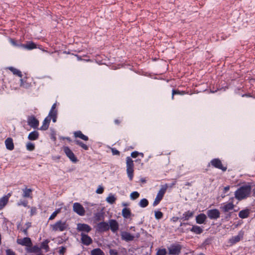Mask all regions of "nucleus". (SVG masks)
I'll use <instances>...</instances> for the list:
<instances>
[{
    "label": "nucleus",
    "mask_w": 255,
    "mask_h": 255,
    "mask_svg": "<svg viewBox=\"0 0 255 255\" xmlns=\"http://www.w3.org/2000/svg\"><path fill=\"white\" fill-rule=\"evenodd\" d=\"M5 145L6 148L9 150H12L14 149V144L13 142V139L11 137L7 138L5 141Z\"/></svg>",
    "instance_id": "nucleus-23"
},
{
    "label": "nucleus",
    "mask_w": 255,
    "mask_h": 255,
    "mask_svg": "<svg viewBox=\"0 0 255 255\" xmlns=\"http://www.w3.org/2000/svg\"><path fill=\"white\" fill-rule=\"evenodd\" d=\"M61 212V209L59 208V209H56L54 212L55 213H56V214L57 215V214H58L59 213H60Z\"/></svg>",
    "instance_id": "nucleus-58"
},
{
    "label": "nucleus",
    "mask_w": 255,
    "mask_h": 255,
    "mask_svg": "<svg viewBox=\"0 0 255 255\" xmlns=\"http://www.w3.org/2000/svg\"><path fill=\"white\" fill-rule=\"evenodd\" d=\"M81 241H82V244H83L84 245H85L86 246H88L92 243V239L89 236H88L87 235H86L84 233H81Z\"/></svg>",
    "instance_id": "nucleus-18"
},
{
    "label": "nucleus",
    "mask_w": 255,
    "mask_h": 255,
    "mask_svg": "<svg viewBox=\"0 0 255 255\" xmlns=\"http://www.w3.org/2000/svg\"><path fill=\"white\" fill-rule=\"evenodd\" d=\"M56 104L54 103L49 113V116L51 117L52 121L53 123H55L56 122L57 115V110L56 109Z\"/></svg>",
    "instance_id": "nucleus-16"
},
{
    "label": "nucleus",
    "mask_w": 255,
    "mask_h": 255,
    "mask_svg": "<svg viewBox=\"0 0 255 255\" xmlns=\"http://www.w3.org/2000/svg\"><path fill=\"white\" fill-rule=\"evenodd\" d=\"M66 251V248L64 247H60L59 253L60 254H63Z\"/></svg>",
    "instance_id": "nucleus-52"
},
{
    "label": "nucleus",
    "mask_w": 255,
    "mask_h": 255,
    "mask_svg": "<svg viewBox=\"0 0 255 255\" xmlns=\"http://www.w3.org/2000/svg\"><path fill=\"white\" fill-rule=\"evenodd\" d=\"M167 251L165 249H159L156 253V255H166Z\"/></svg>",
    "instance_id": "nucleus-42"
},
{
    "label": "nucleus",
    "mask_w": 255,
    "mask_h": 255,
    "mask_svg": "<svg viewBox=\"0 0 255 255\" xmlns=\"http://www.w3.org/2000/svg\"><path fill=\"white\" fill-rule=\"evenodd\" d=\"M139 154L142 155V156H143V154L142 153H139L138 152L135 151L131 152V156L132 158H136Z\"/></svg>",
    "instance_id": "nucleus-45"
},
{
    "label": "nucleus",
    "mask_w": 255,
    "mask_h": 255,
    "mask_svg": "<svg viewBox=\"0 0 255 255\" xmlns=\"http://www.w3.org/2000/svg\"><path fill=\"white\" fill-rule=\"evenodd\" d=\"M73 134L75 138H79L85 141H87L89 139L88 137L84 135L80 130H77L74 132Z\"/></svg>",
    "instance_id": "nucleus-25"
},
{
    "label": "nucleus",
    "mask_w": 255,
    "mask_h": 255,
    "mask_svg": "<svg viewBox=\"0 0 255 255\" xmlns=\"http://www.w3.org/2000/svg\"><path fill=\"white\" fill-rule=\"evenodd\" d=\"M57 215L56 214V213H55L54 212H53L51 215V216H50L49 218V220H53L56 217Z\"/></svg>",
    "instance_id": "nucleus-53"
},
{
    "label": "nucleus",
    "mask_w": 255,
    "mask_h": 255,
    "mask_svg": "<svg viewBox=\"0 0 255 255\" xmlns=\"http://www.w3.org/2000/svg\"><path fill=\"white\" fill-rule=\"evenodd\" d=\"M28 125L34 128H37L39 121L33 116H29L27 118Z\"/></svg>",
    "instance_id": "nucleus-13"
},
{
    "label": "nucleus",
    "mask_w": 255,
    "mask_h": 255,
    "mask_svg": "<svg viewBox=\"0 0 255 255\" xmlns=\"http://www.w3.org/2000/svg\"><path fill=\"white\" fill-rule=\"evenodd\" d=\"M179 218L178 217H173V220L174 222H176Z\"/></svg>",
    "instance_id": "nucleus-61"
},
{
    "label": "nucleus",
    "mask_w": 255,
    "mask_h": 255,
    "mask_svg": "<svg viewBox=\"0 0 255 255\" xmlns=\"http://www.w3.org/2000/svg\"><path fill=\"white\" fill-rule=\"evenodd\" d=\"M75 142L77 145H79L80 147H81L82 148H83L85 150H88V146L82 141L79 140H75Z\"/></svg>",
    "instance_id": "nucleus-35"
},
{
    "label": "nucleus",
    "mask_w": 255,
    "mask_h": 255,
    "mask_svg": "<svg viewBox=\"0 0 255 255\" xmlns=\"http://www.w3.org/2000/svg\"><path fill=\"white\" fill-rule=\"evenodd\" d=\"M184 94V92L182 91V92H181L178 90H172V99L173 100L174 99V96L175 95H183Z\"/></svg>",
    "instance_id": "nucleus-40"
},
{
    "label": "nucleus",
    "mask_w": 255,
    "mask_h": 255,
    "mask_svg": "<svg viewBox=\"0 0 255 255\" xmlns=\"http://www.w3.org/2000/svg\"><path fill=\"white\" fill-rule=\"evenodd\" d=\"M253 196L255 197V187L253 190Z\"/></svg>",
    "instance_id": "nucleus-63"
},
{
    "label": "nucleus",
    "mask_w": 255,
    "mask_h": 255,
    "mask_svg": "<svg viewBox=\"0 0 255 255\" xmlns=\"http://www.w3.org/2000/svg\"><path fill=\"white\" fill-rule=\"evenodd\" d=\"M241 239V237L240 235H237L236 236L233 237L229 240V243L232 245H234L236 244L237 243L240 241Z\"/></svg>",
    "instance_id": "nucleus-31"
},
{
    "label": "nucleus",
    "mask_w": 255,
    "mask_h": 255,
    "mask_svg": "<svg viewBox=\"0 0 255 255\" xmlns=\"http://www.w3.org/2000/svg\"><path fill=\"white\" fill-rule=\"evenodd\" d=\"M26 225H27V228H29L31 227V223L30 222H28L27 223H26Z\"/></svg>",
    "instance_id": "nucleus-62"
},
{
    "label": "nucleus",
    "mask_w": 255,
    "mask_h": 255,
    "mask_svg": "<svg viewBox=\"0 0 255 255\" xmlns=\"http://www.w3.org/2000/svg\"><path fill=\"white\" fill-rule=\"evenodd\" d=\"M7 69H9L14 75H17L20 78L22 77V74L20 70L13 67H9L7 68Z\"/></svg>",
    "instance_id": "nucleus-30"
},
{
    "label": "nucleus",
    "mask_w": 255,
    "mask_h": 255,
    "mask_svg": "<svg viewBox=\"0 0 255 255\" xmlns=\"http://www.w3.org/2000/svg\"><path fill=\"white\" fill-rule=\"evenodd\" d=\"M127 172L129 179L131 181L133 177V162L132 159L128 156L126 158Z\"/></svg>",
    "instance_id": "nucleus-2"
},
{
    "label": "nucleus",
    "mask_w": 255,
    "mask_h": 255,
    "mask_svg": "<svg viewBox=\"0 0 255 255\" xmlns=\"http://www.w3.org/2000/svg\"><path fill=\"white\" fill-rule=\"evenodd\" d=\"M97 229L101 232H105L109 230V223L101 222L97 224Z\"/></svg>",
    "instance_id": "nucleus-15"
},
{
    "label": "nucleus",
    "mask_w": 255,
    "mask_h": 255,
    "mask_svg": "<svg viewBox=\"0 0 255 255\" xmlns=\"http://www.w3.org/2000/svg\"><path fill=\"white\" fill-rule=\"evenodd\" d=\"M207 219V216L203 213H201L196 217V222L198 224H204Z\"/></svg>",
    "instance_id": "nucleus-24"
},
{
    "label": "nucleus",
    "mask_w": 255,
    "mask_h": 255,
    "mask_svg": "<svg viewBox=\"0 0 255 255\" xmlns=\"http://www.w3.org/2000/svg\"><path fill=\"white\" fill-rule=\"evenodd\" d=\"M37 209L36 207H31L30 210V216H33L36 214Z\"/></svg>",
    "instance_id": "nucleus-49"
},
{
    "label": "nucleus",
    "mask_w": 255,
    "mask_h": 255,
    "mask_svg": "<svg viewBox=\"0 0 255 255\" xmlns=\"http://www.w3.org/2000/svg\"><path fill=\"white\" fill-rule=\"evenodd\" d=\"M121 238L123 240L127 242L131 241L133 240L134 237L131 235L129 233L127 232L123 231L121 234Z\"/></svg>",
    "instance_id": "nucleus-17"
},
{
    "label": "nucleus",
    "mask_w": 255,
    "mask_h": 255,
    "mask_svg": "<svg viewBox=\"0 0 255 255\" xmlns=\"http://www.w3.org/2000/svg\"><path fill=\"white\" fill-rule=\"evenodd\" d=\"M16 242L19 245L27 247H31L32 245L31 240L30 238L28 237H25L23 239H18Z\"/></svg>",
    "instance_id": "nucleus-11"
},
{
    "label": "nucleus",
    "mask_w": 255,
    "mask_h": 255,
    "mask_svg": "<svg viewBox=\"0 0 255 255\" xmlns=\"http://www.w3.org/2000/svg\"><path fill=\"white\" fill-rule=\"evenodd\" d=\"M114 123H115V124H116L117 125H120L121 124V121L119 119H116L114 121Z\"/></svg>",
    "instance_id": "nucleus-57"
},
{
    "label": "nucleus",
    "mask_w": 255,
    "mask_h": 255,
    "mask_svg": "<svg viewBox=\"0 0 255 255\" xmlns=\"http://www.w3.org/2000/svg\"><path fill=\"white\" fill-rule=\"evenodd\" d=\"M109 253L110 255H118V253L116 250L111 249Z\"/></svg>",
    "instance_id": "nucleus-50"
},
{
    "label": "nucleus",
    "mask_w": 255,
    "mask_h": 255,
    "mask_svg": "<svg viewBox=\"0 0 255 255\" xmlns=\"http://www.w3.org/2000/svg\"><path fill=\"white\" fill-rule=\"evenodd\" d=\"M208 217L211 220H217L220 217V212L217 209L208 210L207 211Z\"/></svg>",
    "instance_id": "nucleus-10"
},
{
    "label": "nucleus",
    "mask_w": 255,
    "mask_h": 255,
    "mask_svg": "<svg viewBox=\"0 0 255 255\" xmlns=\"http://www.w3.org/2000/svg\"><path fill=\"white\" fill-rule=\"evenodd\" d=\"M252 187L250 184H246L239 187L235 192V198L241 201L250 196Z\"/></svg>",
    "instance_id": "nucleus-1"
},
{
    "label": "nucleus",
    "mask_w": 255,
    "mask_h": 255,
    "mask_svg": "<svg viewBox=\"0 0 255 255\" xmlns=\"http://www.w3.org/2000/svg\"><path fill=\"white\" fill-rule=\"evenodd\" d=\"M139 197V193L137 191H133L130 194V198L131 200H135Z\"/></svg>",
    "instance_id": "nucleus-37"
},
{
    "label": "nucleus",
    "mask_w": 255,
    "mask_h": 255,
    "mask_svg": "<svg viewBox=\"0 0 255 255\" xmlns=\"http://www.w3.org/2000/svg\"><path fill=\"white\" fill-rule=\"evenodd\" d=\"M26 149L29 151H33L35 149V145L30 142H27L26 144Z\"/></svg>",
    "instance_id": "nucleus-38"
},
{
    "label": "nucleus",
    "mask_w": 255,
    "mask_h": 255,
    "mask_svg": "<svg viewBox=\"0 0 255 255\" xmlns=\"http://www.w3.org/2000/svg\"><path fill=\"white\" fill-rule=\"evenodd\" d=\"M163 213L160 211H155V218L157 220L161 219L163 218Z\"/></svg>",
    "instance_id": "nucleus-41"
},
{
    "label": "nucleus",
    "mask_w": 255,
    "mask_h": 255,
    "mask_svg": "<svg viewBox=\"0 0 255 255\" xmlns=\"http://www.w3.org/2000/svg\"><path fill=\"white\" fill-rule=\"evenodd\" d=\"M63 139H66L67 140H68L69 142H71L72 141L70 137H63Z\"/></svg>",
    "instance_id": "nucleus-59"
},
{
    "label": "nucleus",
    "mask_w": 255,
    "mask_h": 255,
    "mask_svg": "<svg viewBox=\"0 0 255 255\" xmlns=\"http://www.w3.org/2000/svg\"><path fill=\"white\" fill-rule=\"evenodd\" d=\"M51 226L54 231L63 232L66 230L68 225L66 222H62L60 220L56 222L54 224L51 225Z\"/></svg>",
    "instance_id": "nucleus-4"
},
{
    "label": "nucleus",
    "mask_w": 255,
    "mask_h": 255,
    "mask_svg": "<svg viewBox=\"0 0 255 255\" xmlns=\"http://www.w3.org/2000/svg\"><path fill=\"white\" fill-rule=\"evenodd\" d=\"M234 198H231L229 200V202L224 203L221 207V209L224 212H228L232 210L235 205L233 204Z\"/></svg>",
    "instance_id": "nucleus-9"
},
{
    "label": "nucleus",
    "mask_w": 255,
    "mask_h": 255,
    "mask_svg": "<svg viewBox=\"0 0 255 255\" xmlns=\"http://www.w3.org/2000/svg\"><path fill=\"white\" fill-rule=\"evenodd\" d=\"M63 150L66 156L71 161L74 163H76L78 161L77 157L69 147L63 146Z\"/></svg>",
    "instance_id": "nucleus-7"
},
{
    "label": "nucleus",
    "mask_w": 255,
    "mask_h": 255,
    "mask_svg": "<svg viewBox=\"0 0 255 255\" xmlns=\"http://www.w3.org/2000/svg\"><path fill=\"white\" fill-rule=\"evenodd\" d=\"M116 200V198L115 196L112 194H110L107 198L106 201L110 204H114Z\"/></svg>",
    "instance_id": "nucleus-36"
},
{
    "label": "nucleus",
    "mask_w": 255,
    "mask_h": 255,
    "mask_svg": "<svg viewBox=\"0 0 255 255\" xmlns=\"http://www.w3.org/2000/svg\"><path fill=\"white\" fill-rule=\"evenodd\" d=\"M182 249V247L179 244H172L168 248V254L170 255H178Z\"/></svg>",
    "instance_id": "nucleus-6"
},
{
    "label": "nucleus",
    "mask_w": 255,
    "mask_h": 255,
    "mask_svg": "<svg viewBox=\"0 0 255 255\" xmlns=\"http://www.w3.org/2000/svg\"><path fill=\"white\" fill-rule=\"evenodd\" d=\"M109 229H111L113 233H116L119 228V225L118 222L114 219H111L109 221Z\"/></svg>",
    "instance_id": "nucleus-14"
},
{
    "label": "nucleus",
    "mask_w": 255,
    "mask_h": 255,
    "mask_svg": "<svg viewBox=\"0 0 255 255\" xmlns=\"http://www.w3.org/2000/svg\"><path fill=\"white\" fill-rule=\"evenodd\" d=\"M28 204V201L27 200H20L19 202H18V206H23L24 207H27Z\"/></svg>",
    "instance_id": "nucleus-44"
},
{
    "label": "nucleus",
    "mask_w": 255,
    "mask_h": 255,
    "mask_svg": "<svg viewBox=\"0 0 255 255\" xmlns=\"http://www.w3.org/2000/svg\"><path fill=\"white\" fill-rule=\"evenodd\" d=\"M73 210L79 216H82L85 215V210L83 206L79 203L76 202L73 204Z\"/></svg>",
    "instance_id": "nucleus-8"
},
{
    "label": "nucleus",
    "mask_w": 255,
    "mask_h": 255,
    "mask_svg": "<svg viewBox=\"0 0 255 255\" xmlns=\"http://www.w3.org/2000/svg\"><path fill=\"white\" fill-rule=\"evenodd\" d=\"M168 188V185L167 184L161 186V188L159 190L156 198L153 203V206H156L157 205L162 199L167 189Z\"/></svg>",
    "instance_id": "nucleus-3"
},
{
    "label": "nucleus",
    "mask_w": 255,
    "mask_h": 255,
    "mask_svg": "<svg viewBox=\"0 0 255 255\" xmlns=\"http://www.w3.org/2000/svg\"><path fill=\"white\" fill-rule=\"evenodd\" d=\"M28 228H26V229H24L23 230L21 229V231L24 233L25 236H27L28 235Z\"/></svg>",
    "instance_id": "nucleus-54"
},
{
    "label": "nucleus",
    "mask_w": 255,
    "mask_h": 255,
    "mask_svg": "<svg viewBox=\"0 0 255 255\" xmlns=\"http://www.w3.org/2000/svg\"><path fill=\"white\" fill-rule=\"evenodd\" d=\"M211 165L213 167L222 170L223 172L227 170V167L223 165L221 160L219 158H214L211 160L208 166Z\"/></svg>",
    "instance_id": "nucleus-5"
},
{
    "label": "nucleus",
    "mask_w": 255,
    "mask_h": 255,
    "mask_svg": "<svg viewBox=\"0 0 255 255\" xmlns=\"http://www.w3.org/2000/svg\"><path fill=\"white\" fill-rule=\"evenodd\" d=\"M250 214V210L249 209H245L241 210L239 213V217L242 219H245L248 218Z\"/></svg>",
    "instance_id": "nucleus-29"
},
{
    "label": "nucleus",
    "mask_w": 255,
    "mask_h": 255,
    "mask_svg": "<svg viewBox=\"0 0 255 255\" xmlns=\"http://www.w3.org/2000/svg\"><path fill=\"white\" fill-rule=\"evenodd\" d=\"M20 86L21 87L27 89L30 87V84L27 83L26 81H24L23 79H21Z\"/></svg>",
    "instance_id": "nucleus-39"
},
{
    "label": "nucleus",
    "mask_w": 255,
    "mask_h": 255,
    "mask_svg": "<svg viewBox=\"0 0 255 255\" xmlns=\"http://www.w3.org/2000/svg\"><path fill=\"white\" fill-rule=\"evenodd\" d=\"M111 151H112L113 155H119L120 154V151L115 148H112Z\"/></svg>",
    "instance_id": "nucleus-48"
},
{
    "label": "nucleus",
    "mask_w": 255,
    "mask_h": 255,
    "mask_svg": "<svg viewBox=\"0 0 255 255\" xmlns=\"http://www.w3.org/2000/svg\"><path fill=\"white\" fill-rule=\"evenodd\" d=\"M122 216L126 219H129L131 216V212L129 208H125L122 210Z\"/></svg>",
    "instance_id": "nucleus-27"
},
{
    "label": "nucleus",
    "mask_w": 255,
    "mask_h": 255,
    "mask_svg": "<svg viewBox=\"0 0 255 255\" xmlns=\"http://www.w3.org/2000/svg\"><path fill=\"white\" fill-rule=\"evenodd\" d=\"M189 224L188 223H181V224H180V226H182L183 225H188Z\"/></svg>",
    "instance_id": "nucleus-64"
},
{
    "label": "nucleus",
    "mask_w": 255,
    "mask_h": 255,
    "mask_svg": "<svg viewBox=\"0 0 255 255\" xmlns=\"http://www.w3.org/2000/svg\"><path fill=\"white\" fill-rule=\"evenodd\" d=\"M91 255H96V249H94L91 251Z\"/></svg>",
    "instance_id": "nucleus-60"
},
{
    "label": "nucleus",
    "mask_w": 255,
    "mask_h": 255,
    "mask_svg": "<svg viewBox=\"0 0 255 255\" xmlns=\"http://www.w3.org/2000/svg\"><path fill=\"white\" fill-rule=\"evenodd\" d=\"M49 243V241L48 240H46L43 241L41 245V248L45 250L46 252L49 251V247L48 246V243Z\"/></svg>",
    "instance_id": "nucleus-34"
},
{
    "label": "nucleus",
    "mask_w": 255,
    "mask_h": 255,
    "mask_svg": "<svg viewBox=\"0 0 255 255\" xmlns=\"http://www.w3.org/2000/svg\"><path fill=\"white\" fill-rule=\"evenodd\" d=\"M77 230L83 233H88L91 230V228L87 224L79 223L77 224Z\"/></svg>",
    "instance_id": "nucleus-12"
},
{
    "label": "nucleus",
    "mask_w": 255,
    "mask_h": 255,
    "mask_svg": "<svg viewBox=\"0 0 255 255\" xmlns=\"http://www.w3.org/2000/svg\"><path fill=\"white\" fill-rule=\"evenodd\" d=\"M148 201L145 198H143L140 200L138 203V205L141 208H145L148 205Z\"/></svg>",
    "instance_id": "nucleus-33"
},
{
    "label": "nucleus",
    "mask_w": 255,
    "mask_h": 255,
    "mask_svg": "<svg viewBox=\"0 0 255 255\" xmlns=\"http://www.w3.org/2000/svg\"><path fill=\"white\" fill-rule=\"evenodd\" d=\"M32 191L31 189H28L26 188L23 189V193L22 196L24 198H31L32 197L30 196V194H31Z\"/></svg>",
    "instance_id": "nucleus-32"
},
{
    "label": "nucleus",
    "mask_w": 255,
    "mask_h": 255,
    "mask_svg": "<svg viewBox=\"0 0 255 255\" xmlns=\"http://www.w3.org/2000/svg\"><path fill=\"white\" fill-rule=\"evenodd\" d=\"M104 191V188L102 186H99L98 188L97 189V193L98 194H102L103 193Z\"/></svg>",
    "instance_id": "nucleus-47"
},
{
    "label": "nucleus",
    "mask_w": 255,
    "mask_h": 255,
    "mask_svg": "<svg viewBox=\"0 0 255 255\" xmlns=\"http://www.w3.org/2000/svg\"><path fill=\"white\" fill-rule=\"evenodd\" d=\"M97 255H105V254L100 249L97 248Z\"/></svg>",
    "instance_id": "nucleus-51"
},
{
    "label": "nucleus",
    "mask_w": 255,
    "mask_h": 255,
    "mask_svg": "<svg viewBox=\"0 0 255 255\" xmlns=\"http://www.w3.org/2000/svg\"><path fill=\"white\" fill-rule=\"evenodd\" d=\"M10 42L13 45L20 47V45L17 44L16 42L14 40L11 39Z\"/></svg>",
    "instance_id": "nucleus-55"
},
{
    "label": "nucleus",
    "mask_w": 255,
    "mask_h": 255,
    "mask_svg": "<svg viewBox=\"0 0 255 255\" xmlns=\"http://www.w3.org/2000/svg\"><path fill=\"white\" fill-rule=\"evenodd\" d=\"M11 196V194L8 193L7 195L2 197L0 199V210L7 204L9 198Z\"/></svg>",
    "instance_id": "nucleus-21"
},
{
    "label": "nucleus",
    "mask_w": 255,
    "mask_h": 255,
    "mask_svg": "<svg viewBox=\"0 0 255 255\" xmlns=\"http://www.w3.org/2000/svg\"><path fill=\"white\" fill-rule=\"evenodd\" d=\"M20 47L30 50L36 48V45L32 41H28L26 44H20Z\"/></svg>",
    "instance_id": "nucleus-20"
},
{
    "label": "nucleus",
    "mask_w": 255,
    "mask_h": 255,
    "mask_svg": "<svg viewBox=\"0 0 255 255\" xmlns=\"http://www.w3.org/2000/svg\"><path fill=\"white\" fill-rule=\"evenodd\" d=\"M39 251L40 248L37 246H34L29 249V252L30 253H38Z\"/></svg>",
    "instance_id": "nucleus-43"
},
{
    "label": "nucleus",
    "mask_w": 255,
    "mask_h": 255,
    "mask_svg": "<svg viewBox=\"0 0 255 255\" xmlns=\"http://www.w3.org/2000/svg\"><path fill=\"white\" fill-rule=\"evenodd\" d=\"M194 212L189 210L184 212L180 219L183 221H188L190 218H192Z\"/></svg>",
    "instance_id": "nucleus-22"
},
{
    "label": "nucleus",
    "mask_w": 255,
    "mask_h": 255,
    "mask_svg": "<svg viewBox=\"0 0 255 255\" xmlns=\"http://www.w3.org/2000/svg\"><path fill=\"white\" fill-rule=\"evenodd\" d=\"M190 231L197 235L201 234L203 232V229L197 225L192 226V227L190 229Z\"/></svg>",
    "instance_id": "nucleus-26"
},
{
    "label": "nucleus",
    "mask_w": 255,
    "mask_h": 255,
    "mask_svg": "<svg viewBox=\"0 0 255 255\" xmlns=\"http://www.w3.org/2000/svg\"><path fill=\"white\" fill-rule=\"evenodd\" d=\"M6 255H16L15 253L11 249H7L5 251Z\"/></svg>",
    "instance_id": "nucleus-46"
},
{
    "label": "nucleus",
    "mask_w": 255,
    "mask_h": 255,
    "mask_svg": "<svg viewBox=\"0 0 255 255\" xmlns=\"http://www.w3.org/2000/svg\"><path fill=\"white\" fill-rule=\"evenodd\" d=\"M230 190V186H227L224 187V192L225 193H227Z\"/></svg>",
    "instance_id": "nucleus-56"
},
{
    "label": "nucleus",
    "mask_w": 255,
    "mask_h": 255,
    "mask_svg": "<svg viewBox=\"0 0 255 255\" xmlns=\"http://www.w3.org/2000/svg\"><path fill=\"white\" fill-rule=\"evenodd\" d=\"M39 133L38 131L34 130L29 133L28 136V139L30 140H35L38 138Z\"/></svg>",
    "instance_id": "nucleus-28"
},
{
    "label": "nucleus",
    "mask_w": 255,
    "mask_h": 255,
    "mask_svg": "<svg viewBox=\"0 0 255 255\" xmlns=\"http://www.w3.org/2000/svg\"><path fill=\"white\" fill-rule=\"evenodd\" d=\"M51 119H52L51 116L48 115L47 117H46L44 120L42 125L40 127V129L42 130H45L49 128Z\"/></svg>",
    "instance_id": "nucleus-19"
}]
</instances>
